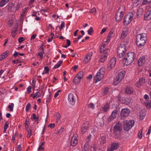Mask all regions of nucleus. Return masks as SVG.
Listing matches in <instances>:
<instances>
[{"instance_id":"44","label":"nucleus","mask_w":151,"mask_h":151,"mask_svg":"<svg viewBox=\"0 0 151 151\" xmlns=\"http://www.w3.org/2000/svg\"><path fill=\"white\" fill-rule=\"evenodd\" d=\"M151 2V0H144L142 2V4L145 5L146 4L149 3Z\"/></svg>"},{"instance_id":"11","label":"nucleus","mask_w":151,"mask_h":151,"mask_svg":"<svg viewBox=\"0 0 151 151\" xmlns=\"http://www.w3.org/2000/svg\"><path fill=\"white\" fill-rule=\"evenodd\" d=\"M68 100L69 104L72 106H73L75 104L76 98L73 94L70 93L68 96Z\"/></svg>"},{"instance_id":"25","label":"nucleus","mask_w":151,"mask_h":151,"mask_svg":"<svg viewBox=\"0 0 151 151\" xmlns=\"http://www.w3.org/2000/svg\"><path fill=\"white\" fill-rule=\"evenodd\" d=\"M107 58V55L106 54H103L101 55V59L100 60V62L103 63L105 61V60Z\"/></svg>"},{"instance_id":"9","label":"nucleus","mask_w":151,"mask_h":151,"mask_svg":"<svg viewBox=\"0 0 151 151\" xmlns=\"http://www.w3.org/2000/svg\"><path fill=\"white\" fill-rule=\"evenodd\" d=\"M130 113V110L127 109H122L120 113V118L122 120L128 117Z\"/></svg>"},{"instance_id":"23","label":"nucleus","mask_w":151,"mask_h":151,"mask_svg":"<svg viewBox=\"0 0 151 151\" xmlns=\"http://www.w3.org/2000/svg\"><path fill=\"white\" fill-rule=\"evenodd\" d=\"M110 104L108 103H106V104L102 108V110L104 112L107 111L109 109Z\"/></svg>"},{"instance_id":"37","label":"nucleus","mask_w":151,"mask_h":151,"mask_svg":"<svg viewBox=\"0 0 151 151\" xmlns=\"http://www.w3.org/2000/svg\"><path fill=\"white\" fill-rule=\"evenodd\" d=\"M127 34L125 32H123L121 34V39L123 40L126 37Z\"/></svg>"},{"instance_id":"63","label":"nucleus","mask_w":151,"mask_h":151,"mask_svg":"<svg viewBox=\"0 0 151 151\" xmlns=\"http://www.w3.org/2000/svg\"><path fill=\"white\" fill-rule=\"evenodd\" d=\"M106 28H103L101 30V34H102L106 30Z\"/></svg>"},{"instance_id":"52","label":"nucleus","mask_w":151,"mask_h":151,"mask_svg":"<svg viewBox=\"0 0 151 151\" xmlns=\"http://www.w3.org/2000/svg\"><path fill=\"white\" fill-rule=\"evenodd\" d=\"M51 93L50 92L49 96L47 99L46 102H49L50 101L51 98Z\"/></svg>"},{"instance_id":"38","label":"nucleus","mask_w":151,"mask_h":151,"mask_svg":"<svg viewBox=\"0 0 151 151\" xmlns=\"http://www.w3.org/2000/svg\"><path fill=\"white\" fill-rule=\"evenodd\" d=\"M9 54V51H6L2 54L1 55L4 57H3L4 58H5L8 56Z\"/></svg>"},{"instance_id":"28","label":"nucleus","mask_w":151,"mask_h":151,"mask_svg":"<svg viewBox=\"0 0 151 151\" xmlns=\"http://www.w3.org/2000/svg\"><path fill=\"white\" fill-rule=\"evenodd\" d=\"M6 91L5 88H0V95H1L3 94H6Z\"/></svg>"},{"instance_id":"56","label":"nucleus","mask_w":151,"mask_h":151,"mask_svg":"<svg viewBox=\"0 0 151 151\" xmlns=\"http://www.w3.org/2000/svg\"><path fill=\"white\" fill-rule=\"evenodd\" d=\"M44 70H46L45 73H48L49 71V69L48 67L46 66L44 67Z\"/></svg>"},{"instance_id":"26","label":"nucleus","mask_w":151,"mask_h":151,"mask_svg":"<svg viewBox=\"0 0 151 151\" xmlns=\"http://www.w3.org/2000/svg\"><path fill=\"white\" fill-rule=\"evenodd\" d=\"M125 92L127 93L131 94L132 92V88L130 87L127 86Z\"/></svg>"},{"instance_id":"60","label":"nucleus","mask_w":151,"mask_h":151,"mask_svg":"<svg viewBox=\"0 0 151 151\" xmlns=\"http://www.w3.org/2000/svg\"><path fill=\"white\" fill-rule=\"evenodd\" d=\"M43 52L42 51V52H40L38 53V55H39V56L40 57V58H42L43 57Z\"/></svg>"},{"instance_id":"22","label":"nucleus","mask_w":151,"mask_h":151,"mask_svg":"<svg viewBox=\"0 0 151 151\" xmlns=\"http://www.w3.org/2000/svg\"><path fill=\"white\" fill-rule=\"evenodd\" d=\"M95 122L96 123L97 127H102L104 125V122L102 119L97 120Z\"/></svg>"},{"instance_id":"55","label":"nucleus","mask_w":151,"mask_h":151,"mask_svg":"<svg viewBox=\"0 0 151 151\" xmlns=\"http://www.w3.org/2000/svg\"><path fill=\"white\" fill-rule=\"evenodd\" d=\"M55 124L53 123H50L48 127H50L51 128H53L55 127Z\"/></svg>"},{"instance_id":"13","label":"nucleus","mask_w":151,"mask_h":151,"mask_svg":"<svg viewBox=\"0 0 151 151\" xmlns=\"http://www.w3.org/2000/svg\"><path fill=\"white\" fill-rule=\"evenodd\" d=\"M116 63V60L115 58H113L110 59L109 62L108 68L109 70H110L115 66Z\"/></svg>"},{"instance_id":"1","label":"nucleus","mask_w":151,"mask_h":151,"mask_svg":"<svg viewBox=\"0 0 151 151\" xmlns=\"http://www.w3.org/2000/svg\"><path fill=\"white\" fill-rule=\"evenodd\" d=\"M146 40L147 35L146 34L142 33L137 35L136 36L137 45L139 48L142 47L145 44Z\"/></svg>"},{"instance_id":"40","label":"nucleus","mask_w":151,"mask_h":151,"mask_svg":"<svg viewBox=\"0 0 151 151\" xmlns=\"http://www.w3.org/2000/svg\"><path fill=\"white\" fill-rule=\"evenodd\" d=\"M41 95L40 93L37 92L34 94V95L33 96V98L35 99L36 97L37 98L40 97Z\"/></svg>"},{"instance_id":"7","label":"nucleus","mask_w":151,"mask_h":151,"mask_svg":"<svg viewBox=\"0 0 151 151\" xmlns=\"http://www.w3.org/2000/svg\"><path fill=\"white\" fill-rule=\"evenodd\" d=\"M132 120H125L123 122V127L124 130L128 131L132 127Z\"/></svg>"},{"instance_id":"32","label":"nucleus","mask_w":151,"mask_h":151,"mask_svg":"<svg viewBox=\"0 0 151 151\" xmlns=\"http://www.w3.org/2000/svg\"><path fill=\"white\" fill-rule=\"evenodd\" d=\"M83 74L84 73L83 71H80L76 76H78V78H79L81 79L83 77Z\"/></svg>"},{"instance_id":"21","label":"nucleus","mask_w":151,"mask_h":151,"mask_svg":"<svg viewBox=\"0 0 151 151\" xmlns=\"http://www.w3.org/2000/svg\"><path fill=\"white\" fill-rule=\"evenodd\" d=\"M145 59L144 57L142 56L140 58L138 62V64L139 66H141L145 62Z\"/></svg>"},{"instance_id":"15","label":"nucleus","mask_w":151,"mask_h":151,"mask_svg":"<svg viewBox=\"0 0 151 151\" xmlns=\"http://www.w3.org/2000/svg\"><path fill=\"white\" fill-rule=\"evenodd\" d=\"M88 123L87 122H86L83 124L81 128V130L82 133L84 134L86 132H87L88 130Z\"/></svg>"},{"instance_id":"49","label":"nucleus","mask_w":151,"mask_h":151,"mask_svg":"<svg viewBox=\"0 0 151 151\" xmlns=\"http://www.w3.org/2000/svg\"><path fill=\"white\" fill-rule=\"evenodd\" d=\"M113 36V32L110 31L108 34V37L109 38H111V37Z\"/></svg>"},{"instance_id":"43","label":"nucleus","mask_w":151,"mask_h":151,"mask_svg":"<svg viewBox=\"0 0 151 151\" xmlns=\"http://www.w3.org/2000/svg\"><path fill=\"white\" fill-rule=\"evenodd\" d=\"M138 137L139 139H141L142 138V131L140 130L138 133Z\"/></svg>"},{"instance_id":"6","label":"nucleus","mask_w":151,"mask_h":151,"mask_svg":"<svg viewBox=\"0 0 151 151\" xmlns=\"http://www.w3.org/2000/svg\"><path fill=\"white\" fill-rule=\"evenodd\" d=\"M124 7L122 6H120L119 9L115 16L116 21L119 22L121 20L124 13Z\"/></svg>"},{"instance_id":"59","label":"nucleus","mask_w":151,"mask_h":151,"mask_svg":"<svg viewBox=\"0 0 151 151\" xmlns=\"http://www.w3.org/2000/svg\"><path fill=\"white\" fill-rule=\"evenodd\" d=\"M19 54V53L17 51H15L14 53L13 54V55L15 58L17 57L18 55Z\"/></svg>"},{"instance_id":"24","label":"nucleus","mask_w":151,"mask_h":151,"mask_svg":"<svg viewBox=\"0 0 151 151\" xmlns=\"http://www.w3.org/2000/svg\"><path fill=\"white\" fill-rule=\"evenodd\" d=\"M81 79L79 78L76 76L73 80V83L75 84H77L80 83Z\"/></svg>"},{"instance_id":"39","label":"nucleus","mask_w":151,"mask_h":151,"mask_svg":"<svg viewBox=\"0 0 151 151\" xmlns=\"http://www.w3.org/2000/svg\"><path fill=\"white\" fill-rule=\"evenodd\" d=\"M5 0H1L0 2V6L2 7L4 6L8 2H6Z\"/></svg>"},{"instance_id":"10","label":"nucleus","mask_w":151,"mask_h":151,"mask_svg":"<svg viewBox=\"0 0 151 151\" xmlns=\"http://www.w3.org/2000/svg\"><path fill=\"white\" fill-rule=\"evenodd\" d=\"M132 12L128 13L125 16L124 21V24L127 25L129 24L132 20Z\"/></svg>"},{"instance_id":"45","label":"nucleus","mask_w":151,"mask_h":151,"mask_svg":"<svg viewBox=\"0 0 151 151\" xmlns=\"http://www.w3.org/2000/svg\"><path fill=\"white\" fill-rule=\"evenodd\" d=\"M100 52H101V53H104L105 54H106V50H105L102 47H101L100 49Z\"/></svg>"},{"instance_id":"35","label":"nucleus","mask_w":151,"mask_h":151,"mask_svg":"<svg viewBox=\"0 0 151 151\" xmlns=\"http://www.w3.org/2000/svg\"><path fill=\"white\" fill-rule=\"evenodd\" d=\"M109 91V88L108 87H106L104 88L103 89V93L104 95H106Z\"/></svg>"},{"instance_id":"19","label":"nucleus","mask_w":151,"mask_h":151,"mask_svg":"<svg viewBox=\"0 0 151 151\" xmlns=\"http://www.w3.org/2000/svg\"><path fill=\"white\" fill-rule=\"evenodd\" d=\"M78 142V140L77 139L76 135H74L71 138L70 145L73 146H74L77 144Z\"/></svg>"},{"instance_id":"18","label":"nucleus","mask_w":151,"mask_h":151,"mask_svg":"<svg viewBox=\"0 0 151 151\" xmlns=\"http://www.w3.org/2000/svg\"><path fill=\"white\" fill-rule=\"evenodd\" d=\"M145 82V79L144 78H140L136 84V86L137 87H140L142 86Z\"/></svg>"},{"instance_id":"53","label":"nucleus","mask_w":151,"mask_h":151,"mask_svg":"<svg viewBox=\"0 0 151 151\" xmlns=\"http://www.w3.org/2000/svg\"><path fill=\"white\" fill-rule=\"evenodd\" d=\"M9 127V122L7 121L6 122H5V124L4 127V128H5V129H6L7 128Z\"/></svg>"},{"instance_id":"14","label":"nucleus","mask_w":151,"mask_h":151,"mask_svg":"<svg viewBox=\"0 0 151 151\" xmlns=\"http://www.w3.org/2000/svg\"><path fill=\"white\" fill-rule=\"evenodd\" d=\"M92 54L93 53L91 52H90L87 53L85 58L83 60V62L84 64L87 63L91 60Z\"/></svg>"},{"instance_id":"42","label":"nucleus","mask_w":151,"mask_h":151,"mask_svg":"<svg viewBox=\"0 0 151 151\" xmlns=\"http://www.w3.org/2000/svg\"><path fill=\"white\" fill-rule=\"evenodd\" d=\"M14 104L13 103H11L10 105L8 106V107L10 109V111H13Z\"/></svg>"},{"instance_id":"33","label":"nucleus","mask_w":151,"mask_h":151,"mask_svg":"<svg viewBox=\"0 0 151 151\" xmlns=\"http://www.w3.org/2000/svg\"><path fill=\"white\" fill-rule=\"evenodd\" d=\"M143 11L142 9H140L138 10L137 13V17H140L142 14Z\"/></svg>"},{"instance_id":"36","label":"nucleus","mask_w":151,"mask_h":151,"mask_svg":"<svg viewBox=\"0 0 151 151\" xmlns=\"http://www.w3.org/2000/svg\"><path fill=\"white\" fill-rule=\"evenodd\" d=\"M105 68H101L98 72H99L100 73L102 74V75H104L105 73Z\"/></svg>"},{"instance_id":"29","label":"nucleus","mask_w":151,"mask_h":151,"mask_svg":"<svg viewBox=\"0 0 151 151\" xmlns=\"http://www.w3.org/2000/svg\"><path fill=\"white\" fill-rule=\"evenodd\" d=\"M65 131V129L63 127H61L60 129L58 130L56 132V134L57 135L61 134L63 132Z\"/></svg>"},{"instance_id":"8","label":"nucleus","mask_w":151,"mask_h":151,"mask_svg":"<svg viewBox=\"0 0 151 151\" xmlns=\"http://www.w3.org/2000/svg\"><path fill=\"white\" fill-rule=\"evenodd\" d=\"M120 108L116 107V109L113 111L111 114L108 118V121L109 122H111L116 118L118 114V112L119 111Z\"/></svg>"},{"instance_id":"3","label":"nucleus","mask_w":151,"mask_h":151,"mask_svg":"<svg viewBox=\"0 0 151 151\" xmlns=\"http://www.w3.org/2000/svg\"><path fill=\"white\" fill-rule=\"evenodd\" d=\"M126 51V46L124 44H121L119 47L117 51V58L119 60H121V58L125 55Z\"/></svg>"},{"instance_id":"17","label":"nucleus","mask_w":151,"mask_h":151,"mask_svg":"<svg viewBox=\"0 0 151 151\" xmlns=\"http://www.w3.org/2000/svg\"><path fill=\"white\" fill-rule=\"evenodd\" d=\"M104 75L100 73L99 72H97L94 78V80L96 83L100 81L103 78Z\"/></svg>"},{"instance_id":"34","label":"nucleus","mask_w":151,"mask_h":151,"mask_svg":"<svg viewBox=\"0 0 151 151\" xmlns=\"http://www.w3.org/2000/svg\"><path fill=\"white\" fill-rule=\"evenodd\" d=\"M145 104L147 109H150L151 107V102L146 101L145 102Z\"/></svg>"},{"instance_id":"64","label":"nucleus","mask_w":151,"mask_h":151,"mask_svg":"<svg viewBox=\"0 0 151 151\" xmlns=\"http://www.w3.org/2000/svg\"><path fill=\"white\" fill-rule=\"evenodd\" d=\"M96 150V148L95 147H91V151H95Z\"/></svg>"},{"instance_id":"30","label":"nucleus","mask_w":151,"mask_h":151,"mask_svg":"<svg viewBox=\"0 0 151 151\" xmlns=\"http://www.w3.org/2000/svg\"><path fill=\"white\" fill-rule=\"evenodd\" d=\"M100 141L101 144H104L105 143L106 137L104 136H102L100 138Z\"/></svg>"},{"instance_id":"20","label":"nucleus","mask_w":151,"mask_h":151,"mask_svg":"<svg viewBox=\"0 0 151 151\" xmlns=\"http://www.w3.org/2000/svg\"><path fill=\"white\" fill-rule=\"evenodd\" d=\"M145 20H149L151 19V9L147 11L144 15Z\"/></svg>"},{"instance_id":"61","label":"nucleus","mask_w":151,"mask_h":151,"mask_svg":"<svg viewBox=\"0 0 151 151\" xmlns=\"http://www.w3.org/2000/svg\"><path fill=\"white\" fill-rule=\"evenodd\" d=\"M151 131V126L149 127V128L148 130V132L146 134V135H148L149 134H150V133Z\"/></svg>"},{"instance_id":"51","label":"nucleus","mask_w":151,"mask_h":151,"mask_svg":"<svg viewBox=\"0 0 151 151\" xmlns=\"http://www.w3.org/2000/svg\"><path fill=\"white\" fill-rule=\"evenodd\" d=\"M96 12V9L95 8H92L90 11V12L93 14H95Z\"/></svg>"},{"instance_id":"31","label":"nucleus","mask_w":151,"mask_h":151,"mask_svg":"<svg viewBox=\"0 0 151 151\" xmlns=\"http://www.w3.org/2000/svg\"><path fill=\"white\" fill-rule=\"evenodd\" d=\"M63 62V61L61 60L59 61L58 63L56 64L54 66V69H56L59 68Z\"/></svg>"},{"instance_id":"47","label":"nucleus","mask_w":151,"mask_h":151,"mask_svg":"<svg viewBox=\"0 0 151 151\" xmlns=\"http://www.w3.org/2000/svg\"><path fill=\"white\" fill-rule=\"evenodd\" d=\"M88 106L89 108L93 109L94 107V104L93 103H90V104H88Z\"/></svg>"},{"instance_id":"4","label":"nucleus","mask_w":151,"mask_h":151,"mask_svg":"<svg viewBox=\"0 0 151 151\" xmlns=\"http://www.w3.org/2000/svg\"><path fill=\"white\" fill-rule=\"evenodd\" d=\"M122 62L124 65H129L132 63V52H130L127 54L124 59L122 60Z\"/></svg>"},{"instance_id":"41","label":"nucleus","mask_w":151,"mask_h":151,"mask_svg":"<svg viewBox=\"0 0 151 151\" xmlns=\"http://www.w3.org/2000/svg\"><path fill=\"white\" fill-rule=\"evenodd\" d=\"M31 104L30 103H28L26 105L25 110L26 111H28L29 109L31 108Z\"/></svg>"},{"instance_id":"12","label":"nucleus","mask_w":151,"mask_h":151,"mask_svg":"<svg viewBox=\"0 0 151 151\" xmlns=\"http://www.w3.org/2000/svg\"><path fill=\"white\" fill-rule=\"evenodd\" d=\"M91 137V134H89V135L87 137V138L86 139V142L84 146V151H89L90 145L89 144V142L90 141Z\"/></svg>"},{"instance_id":"16","label":"nucleus","mask_w":151,"mask_h":151,"mask_svg":"<svg viewBox=\"0 0 151 151\" xmlns=\"http://www.w3.org/2000/svg\"><path fill=\"white\" fill-rule=\"evenodd\" d=\"M119 146L118 143H113L112 144L110 147L107 148V151H114V150H116Z\"/></svg>"},{"instance_id":"46","label":"nucleus","mask_w":151,"mask_h":151,"mask_svg":"<svg viewBox=\"0 0 151 151\" xmlns=\"http://www.w3.org/2000/svg\"><path fill=\"white\" fill-rule=\"evenodd\" d=\"M93 32V30L92 27H91L90 29L88 30V34L90 35H91V33Z\"/></svg>"},{"instance_id":"54","label":"nucleus","mask_w":151,"mask_h":151,"mask_svg":"<svg viewBox=\"0 0 151 151\" xmlns=\"http://www.w3.org/2000/svg\"><path fill=\"white\" fill-rule=\"evenodd\" d=\"M32 87L29 86L27 88V91L28 93H30L31 92Z\"/></svg>"},{"instance_id":"57","label":"nucleus","mask_w":151,"mask_h":151,"mask_svg":"<svg viewBox=\"0 0 151 151\" xmlns=\"http://www.w3.org/2000/svg\"><path fill=\"white\" fill-rule=\"evenodd\" d=\"M24 40V38L23 37H20L18 39L19 43H21Z\"/></svg>"},{"instance_id":"62","label":"nucleus","mask_w":151,"mask_h":151,"mask_svg":"<svg viewBox=\"0 0 151 151\" xmlns=\"http://www.w3.org/2000/svg\"><path fill=\"white\" fill-rule=\"evenodd\" d=\"M43 44H42L39 48L40 50L42 52L43 51V50H44V48H43Z\"/></svg>"},{"instance_id":"58","label":"nucleus","mask_w":151,"mask_h":151,"mask_svg":"<svg viewBox=\"0 0 151 151\" xmlns=\"http://www.w3.org/2000/svg\"><path fill=\"white\" fill-rule=\"evenodd\" d=\"M13 6V4L12 3H10L8 4L9 9H11Z\"/></svg>"},{"instance_id":"5","label":"nucleus","mask_w":151,"mask_h":151,"mask_svg":"<svg viewBox=\"0 0 151 151\" xmlns=\"http://www.w3.org/2000/svg\"><path fill=\"white\" fill-rule=\"evenodd\" d=\"M125 74V72L124 70L122 71L119 73L114 79L113 84L116 86L124 78Z\"/></svg>"},{"instance_id":"27","label":"nucleus","mask_w":151,"mask_h":151,"mask_svg":"<svg viewBox=\"0 0 151 151\" xmlns=\"http://www.w3.org/2000/svg\"><path fill=\"white\" fill-rule=\"evenodd\" d=\"M17 27H14L11 32V34L12 37H15L16 32L17 31Z\"/></svg>"},{"instance_id":"2","label":"nucleus","mask_w":151,"mask_h":151,"mask_svg":"<svg viewBox=\"0 0 151 151\" xmlns=\"http://www.w3.org/2000/svg\"><path fill=\"white\" fill-rule=\"evenodd\" d=\"M122 130L121 123L118 122L113 127V133L116 138L118 139L121 137V133Z\"/></svg>"},{"instance_id":"48","label":"nucleus","mask_w":151,"mask_h":151,"mask_svg":"<svg viewBox=\"0 0 151 151\" xmlns=\"http://www.w3.org/2000/svg\"><path fill=\"white\" fill-rule=\"evenodd\" d=\"M65 23L64 22H61L60 27V29L61 30L62 29L65 27Z\"/></svg>"},{"instance_id":"50","label":"nucleus","mask_w":151,"mask_h":151,"mask_svg":"<svg viewBox=\"0 0 151 151\" xmlns=\"http://www.w3.org/2000/svg\"><path fill=\"white\" fill-rule=\"evenodd\" d=\"M29 119L28 117H27L26 119L25 123V125H29Z\"/></svg>"}]
</instances>
